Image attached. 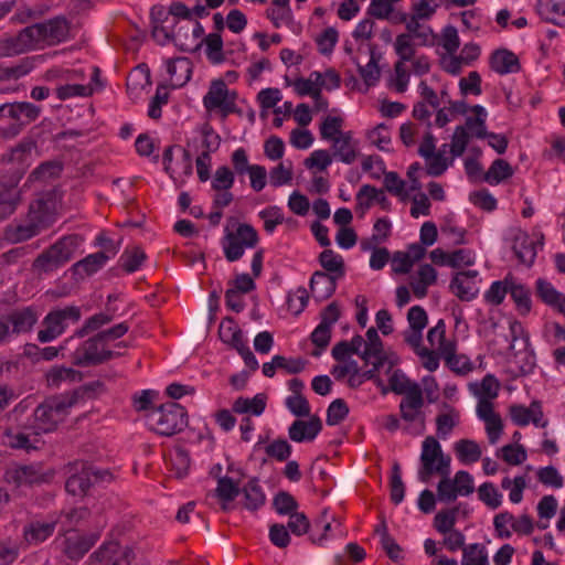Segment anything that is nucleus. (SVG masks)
<instances>
[{"label":"nucleus","instance_id":"obj_46","mask_svg":"<svg viewBox=\"0 0 565 565\" xmlns=\"http://www.w3.org/2000/svg\"><path fill=\"white\" fill-rule=\"evenodd\" d=\"M7 319L12 328V332L20 334L32 330L38 321V316L32 309L25 308L12 312Z\"/></svg>","mask_w":565,"mask_h":565},{"label":"nucleus","instance_id":"obj_7","mask_svg":"<svg viewBox=\"0 0 565 565\" xmlns=\"http://www.w3.org/2000/svg\"><path fill=\"white\" fill-rule=\"evenodd\" d=\"M425 405L420 387H413L407 396H403L399 403L402 430L411 436L423 435L426 430Z\"/></svg>","mask_w":565,"mask_h":565},{"label":"nucleus","instance_id":"obj_18","mask_svg":"<svg viewBox=\"0 0 565 565\" xmlns=\"http://www.w3.org/2000/svg\"><path fill=\"white\" fill-rule=\"evenodd\" d=\"M100 534L68 532L64 534L63 552L71 558L81 559L99 540Z\"/></svg>","mask_w":565,"mask_h":565},{"label":"nucleus","instance_id":"obj_33","mask_svg":"<svg viewBox=\"0 0 565 565\" xmlns=\"http://www.w3.org/2000/svg\"><path fill=\"white\" fill-rule=\"evenodd\" d=\"M339 278L326 274L324 271H316L310 279V289L316 300H324L333 295L337 289Z\"/></svg>","mask_w":565,"mask_h":565},{"label":"nucleus","instance_id":"obj_41","mask_svg":"<svg viewBox=\"0 0 565 565\" xmlns=\"http://www.w3.org/2000/svg\"><path fill=\"white\" fill-rule=\"evenodd\" d=\"M469 390L477 399L493 401L500 391V383L492 374H487L480 382L469 384Z\"/></svg>","mask_w":565,"mask_h":565},{"label":"nucleus","instance_id":"obj_61","mask_svg":"<svg viewBox=\"0 0 565 565\" xmlns=\"http://www.w3.org/2000/svg\"><path fill=\"white\" fill-rule=\"evenodd\" d=\"M258 217L263 221L264 230L271 235L276 227L282 224L285 217L282 209L278 205L267 206L258 212Z\"/></svg>","mask_w":565,"mask_h":565},{"label":"nucleus","instance_id":"obj_53","mask_svg":"<svg viewBox=\"0 0 565 565\" xmlns=\"http://www.w3.org/2000/svg\"><path fill=\"white\" fill-rule=\"evenodd\" d=\"M266 17L277 29L290 26L294 23L290 3H271V7L266 10Z\"/></svg>","mask_w":565,"mask_h":565},{"label":"nucleus","instance_id":"obj_5","mask_svg":"<svg viewBox=\"0 0 565 565\" xmlns=\"http://www.w3.org/2000/svg\"><path fill=\"white\" fill-rule=\"evenodd\" d=\"M451 458L445 455L440 443L434 436H427L422 443L417 479L427 483L434 475H450Z\"/></svg>","mask_w":565,"mask_h":565},{"label":"nucleus","instance_id":"obj_15","mask_svg":"<svg viewBox=\"0 0 565 565\" xmlns=\"http://www.w3.org/2000/svg\"><path fill=\"white\" fill-rule=\"evenodd\" d=\"M111 478L113 475L108 470L84 466L78 473L72 475L67 479L65 488L73 495H84L94 483L107 482Z\"/></svg>","mask_w":565,"mask_h":565},{"label":"nucleus","instance_id":"obj_14","mask_svg":"<svg viewBox=\"0 0 565 565\" xmlns=\"http://www.w3.org/2000/svg\"><path fill=\"white\" fill-rule=\"evenodd\" d=\"M113 356L115 352L108 348L99 334L84 341L73 353L74 363L82 366L98 364Z\"/></svg>","mask_w":565,"mask_h":565},{"label":"nucleus","instance_id":"obj_36","mask_svg":"<svg viewBox=\"0 0 565 565\" xmlns=\"http://www.w3.org/2000/svg\"><path fill=\"white\" fill-rule=\"evenodd\" d=\"M457 345L446 344L443 350L441 358L445 360L448 367L459 375L470 373L475 365L473 362L465 354H457Z\"/></svg>","mask_w":565,"mask_h":565},{"label":"nucleus","instance_id":"obj_63","mask_svg":"<svg viewBox=\"0 0 565 565\" xmlns=\"http://www.w3.org/2000/svg\"><path fill=\"white\" fill-rule=\"evenodd\" d=\"M440 3L438 0H417L411 7L408 18L420 21H429L436 14Z\"/></svg>","mask_w":565,"mask_h":565},{"label":"nucleus","instance_id":"obj_19","mask_svg":"<svg viewBox=\"0 0 565 565\" xmlns=\"http://www.w3.org/2000/svg\"><path fill=\"white\" fill-rule=\"evenodd\" d=\"M510 417L520 427L533 424L535 427L545 428L548 425V420L544 418L542 405L539 401L531 402L527 407L524 405H512L510 407Z\"/></svg>","mask_w":565,"mask_h":565},{"label":"nucleus","instance_id":"obj_16","mask_svg":"<svg viewBox=\"0 0 565 565\" xmlns=\"http://www.w3.org/2000/svg\"><path fill=\"white\" fill-rule=\"evenodd\" d=\"M90 558L104 565H131L134 551L128 545H121L117 541L105 542Z\"/></svg>","mask_w":565,"mask_h":565},{"label":"nucleus","instance_id":"obj_64","mask_svg":"<svg viewBox=\"0 0 565 565\" xmlns=\"http://www.w3.org/2000/svg\"><path fill=\"white\" fill-rule=\"evenodd\" d=\"M268 177L269 183L274 188L289 185L294 177L291 162H280L279 164L270 169Z\"/></svg>","mask_w":565,"mask_h":565},{"label":"nucleus","instance_id":"obj_59","mask_svg":"<svg viewBox=\"0 0 565 565\" xmlns=\"http://www.w3.org/2000/svg\"><path fill=\"white\" fill-rule=\"evenodd\" d=\"M108 259L109 257L104 252L89 254L74 265V270L77 274L92 275L99 270Z\"/></svg>","mask_w":565,"mask_h":565},{"label":"nucleus","instance_id":"obj_6","mask_svg":"<svg viewBox=\"0 0 565 565\" xmlns=\"http://www.w3.org/2000/svg\"><path fill=\"white\" fill-rule=\"evenodd\" d=\"M258 239L257 231L247 223L237 224L235 230L225 228L221 246L226 260L234 263L241 259L246 249L256 247Z\"/></svg>","mask_w":565,"mask_h":565},{"label":"nucleus","instance_id":"obj_52","mask_svg":"<svg viewBox=\"0 0 565 565\" xmlns=\"http://www.w3.org/2000/svg\"><path fill=\"white\" fill-rule=\"evenodd\" d=\"M363 360L370 363L372 360L382 361L384 358L383 343L375 328H370L364 338Z\"/></svg>","mask_w":565,"mask_h":565},{"label":"nucleus","instance_id":"obj_40","mask_svg":"<svg viewBox=\"0 0 565 565\" xmlns=\"http://www.w3.org/2000/svg\"><path fill=\"white\" fill-rule=\"evenodd\" d=\"M239 493V486L232 478L227 476L217 478L215 495L221 501V508L223 511H228L232 508V502Z\"/></svg>","mask_w":565,"mask_h":565},{"label":"nucleus","instance_id":"obj_30","mask_svg":"<svg viewBox=\"0 0 565 565\" xmlns=\"http://www.w3.org/2000/svg\"><path fill=\"white\" fill-rule=\"evenodd\" d=\"M333 157L335 160L351 164L358 158L356 142L353 140L352 131H344L331 142Z\"/></svg>","mask_w":565,"mask_h":565},{"label":"nucleus","instance_id":"obj_8","mask_svg":"<svg viewBox=\"0 0 565 565\" xmlns=\"http://www.w3.org/2000/svg\"><path fill=\"white\" fill-rule=\"evenodd\" d=\"M35 50H43L65 42L70 36V22L55 17L28 26Z\"/></svg>","mask_w":565,"mask_h":565},{"label":"nucleus","instance_id":"obj_10","mask_svg":"<svg viewBox=\"0 0 565 565\" xmlns=\"http://www.w3.org/2000/svg\"><path fill=\"white\" fill-rule=\"evenodd\" d=\"M81 309L77 306H66L51 310L43 319L41 329L38 332V340L41 343H49L61 337L70 323L81 319Z\"/></svg>","mask_w":565,"mask_h":565},{"label":"nucleus","instance_id":"obj_44","mask_svg":"<svg viewBox=\"0 0 565 565\" xmlns=\"http://www.w3.org/2000/svg\"><path fill=\"white\" fill-rule=\"evenodd\" d=\"M420 387L416 382H412L402 370H392L388 376V387L382 384L381 392L386 394L388 391L394 392L398 395L407 396L413 387Z\"/></svg>","mask_w":565,"mask_h":565},{"label":"nucleus","instance_id":"obj_49","mask_svg":"<svg viewBox=\"0 0 565 565\" xmlns=\"http://www.w3.org/2000/svg\"><path fill=\"white\" fill-rule=\"evenodd\" d=\"M509 294L514 301L515 308L520 315L526 316L530 313L532 309V298L531 291L526 286L512 278Z\"/></svg>","mask_w":565,"mask_h":565},{"label":"nucleus","instance_id":"obj_28","mask_svg":"<svg viewBox=\"0 0 565 565\" xmlns=\"http://www.w3.org/2000/svg\"><path fill=\"white\" fill-rule=\"evenodd\" d=\"M35 51L28 26L17 35L0 39V56H14Z\"/></svg>","mask_w":565,"mask_h":565},{"label":"nucleus","instance_id":"obj_27","mask_svg":"<svg viewBox=\"0 0 565 565\" xmlns=\"http://www.w3.org/2000/svg\"><path fill=\"white\" fill-rule=\"evenodd\" d=\"M57 519L50 516L47 520L31 521L23 527L24 541L30 545H38L47 540L55 530Z\"/></svg>","mask_w":565,"mask_h":565},{"label":"nucleus","instance_id":"obj_20","mask_svg":"<svg viewBox=\"0 0 565 565\" xmlns=\"http://www.w3.org/2000/svg\"><path fill=\"white\" fill-rule=\"evenodd\" d=\"M89 82L87 84H65L56 89V96L61 100L73 97L90 96L102 85L99 83L100 72L96 66L88 67Z\"/></svg>","mask_w":565,"mask_h":565},{"label":"nucleus","instance_id":"obj_4","mask_svg":"<svg viewBox=\"0 0 565 565\" xmlns=\"http://www.w3.org/2000/svg\"><path fill=\"white\" fill-rule=\"evenodd\" d=\"M147 427L160 436L170 437L182 431L188 425V414L183 406L169 402L146 416Z\"/></svg>","mask_w":565,"mask_h":565},{"label":"nucleus","instance_id":"obj_38","mask_svg":"<svg viewBox=\"0 0 565 565\" xmlns=\"http://www.w3.org/2000/svg\"><path fill=\"white\" fill-rule=\"evenodd\" d=\"M423 21L408 18L405 22L406 34H412V39L419 46H433L436 44L437 34L434 30L422 23Z\"/></svg>","mask_w":565,"mask_h":565},{"label":"nucleus","instance_id":"obj_29","mask_svg":"<svg viewBox=\"0 0 565 565\" xmlns=\"http://www.w3.org/2000/svg\"><path fill=\"white\" fill-rule=\"evenodd\" d=\"M536 294L539 298L550 308L562 316H565V294L558 291L552 282L539 278L535 281Z\"/></svg>","mask_w":565,"mask_h":565},{"label":"nucleus","instance_id":"obj_58","mask_svg":"<svg viewBox=\"0 0 565 565\" xmlns=\"http://www.w3.org/2000/svg\"><path fill=\"white\" fill-rule=\"evenodd\" d=\"M461 565H489L486 546L480 543L466 545L462 551Z\"/></svg>","mask_w":565,"mask_h":565},{"label":"nucleus","instance_id":"obj_35","mask_svg":"<svg viewBox=\"0 0 565 565\" xmlns=\"http://www.w3.org/2000/svg\"><path fill=\"white\" fill-rule=\"evenodd\" d=\"M539 15L557 25H565V0H537Z\"/></svg>","mask_w":565,"mask_h":565},{"label":"nucleus","instance_id":"obj_54","mask_svg":"<svg viewBox=\"0 0 565 565\" xmlns=\"http://www.w3.org/2000/svg\"><path fill=\"white\" fill-rule=\"evenodd\" d=\"M381 56L370 46V60L365 65H359V73L367 87L375 86L380 79L379 61Z\"/></svg>","mask_w":565,"mask_h":565},{"label":"nucleus","instance_id":"obj_26","mask_svg":"<svg viewBox=\"0 0 565 565\" xmlns=\"http://www.w3.org/2000/svg\"><path fill=\"white\" fill-rule=\"evenodd\" d=\"M188 146L195 153L212 154L220 149L221 137L210 125H203Z\"/></svg>","mask_w":565,"mask_h":565},{"label":"nucleus","instance_id":"obj_42","mask_svg":"<svg viewBox=\"0 0 565 565\" xmlns=\"http://www.w3.org/2000/svg\"><path fill=\"white\" fill-rule=\"evenodd\" d=\"M266 408V396L263 393L256 394L254 397H238L233 403V412L241 415L260 416Z\"/></svg>","mask_w":565,"mask_h":565},{"label":"nucleus","instance_id":"obj_1","mask_svg":"<svg viewBox=\"0 0 565 565\" xmlns=\"http://www.w3.org/2000/svg\"><path fill=\"white\" fill-rule=\"evenodd\" d=\"M34 148L35 146L32 141H22L3 158L11 166L9 169L13 173L4 184L6 191L0 192V218L10 215L15 209L17 201L10 188H14L18 184L25 170L32 163Z\"/></svg>","mask_w":565,"mask_h":565},{"label":"nucleus","instance_id":"obj_32","mask_svg":"<svg viewBox=\"0 0 565 565\" xmlns=\"http://www.w3.org/2000/svg\"><path fill=\"white\" fill-rule=\"evenodd\" d=\"M513 250L518 259L525 266L533 265L536 258V244L534 239L525 232H519L513 239Z\"/></svg>","mask_w":565,"mask_h":565},{"label":"nucleus","instance_id":"obj_25","mask_svg":"<svg viewBox=\"0 0 565 565\" xmlns=\"http://www.w3.org/2000/svg\"><path fill=\"white\" fill-rule=\"evenodd\" d=\"M164 64L169 76V84L172 88H180L191 79L192 62L190 58L179 56L167 60Z\"/></svg>","mask_w":565,"mask_h":565},{"label":"nucleus","instance_id":"obj_21","mask_svg":"<svg viewBox=\"0 0 565 565\" xmlns=\"http://www.w3.org/2000/svg\"><path fill=\"white\" fill-rule=\"evenodd\" d=\"M315 526H320L323 530L320 536H312V541L319 545H324L329 540L344 539L348 535V531L342 522L334 515H331L328 509L322 511L319 519L316 520Z\"/></svg>","mask_w":565,"mask_h":565},{"label":"nucleus","instance_id":"obj_51","mask_svg":"<svg viewBox=\"0 0 565 565\" xmlns=\"http://www.w3.org/2000/svg\"><path fill=\"white\" fill-rule=\"evenodd\" d=\"M82 380L79 371L66 366H53L46 373V381L50 386L58 387L63 383H75Z\"/></svg>","mask_w":565,"mask_h":565},{"label":"nucleus","instance_id":"obj_39","mask_svg":"<svg viewBox=\"0 0 565 565\" xmlns=\"http://www.w3.org/2000/svg\"><path fill=\"white\" fill-rule=\"evenodd\" d=\"M243 503L248 511H257L266 502V494L258 479H250L242 489Z\"/></svg>","mask_w":565,"mask_h":565},{"label":"nucleus","instance_id":"obj_24","mask_svg":"<svg viewBox=\"0 0 565 565\" xmlns=\"http://www.w3.org/2000/svg\"><path fill=\"white\" fill-rule=\"evenodd\" d=\"M309 419L295 420L288 428V436L295 443L313 441L322 429L321 419L318 416H308Z\"/></svg>","mask_w":565,"mask_h":565},{"label":"nucleus","instance_id":"obj_31","mask_svg":"<svg viewBox=\"0 0 565 565\" xmlns=\"http://www.w3.org/2000/svg\"><path fill=\"white\" fill-rule=\"evenodd\" d=\"M490 66L499 75L518 73L521 68L518 56L505 49L497 50L491 55Z\"/></svg>","mask_w":565,"mask_h":565},{"label":"nucleus","instance_id":"obj_43","mask_svg":"<svg viewBox=\"0 0 565 565\" xmlns=\"http://www.w3.org/2000/svg\"><path fill=\"white\" fill-rule=\"evenodd\" d=\"M457 459L462 465H471L481 459L482 450L479 444L472 439H460L454 444Z\"/></svg>","mask_w":565,"mask_h":565},{"label":"nucleus","instance_id":"obj_17","mask_svg":"<svg viewBox=\"0 0 565 565\" xmlns=\"http://www.w3.org/2000/svg\"><path fill=\"white\" fill-rule=\"evenodd\" d=\"M480 276L476 269L456 273L450 280V291L462 301H471L479 294Z\"/></svg>","mask_w":565,"mask_h":565},{"label":"nucleus","instance_id":"obj_11","mask_svg":"<svg viewBox=\"0 0 565 565\" xmlns=\"http://www.w3.org/2000/svg\"><path fill=\"white\" fill-rule=\"evenodd\" d=\"M45 204L36 201L31 204L28 218L24 222L12 224L7 230V238L18 243L26 241L38 235L41 228H44L52 221L47 211H44Z\"/></svg>","mask_w":565,"mask_h":565},{"label":"nucleus","instance_id":"obj_48","mask_svg":"<svg viewBox=\"0 0 565 565\" xmlns=\"http://www.w3.org/2000/svg\"><path fill=\"white\" fill-rule=\"evenodd\" d=\"M514 171L511 164L503 159H495L488 171L483 173L482 181L490 185H498L503 181L510 179Z\"/></svg>","mask_w":565,"mask_h":565},{"label":"nucleus","instance_id":"obj_12","mask_svg":"<svg viewBox=\"0 0 565 565\" xmlns=\"http://www.w3.org/2000/svg\"><path fill=\"white\" fill-rule=\"evenodd\" d=\"M511 344L513 362L523 374L530 373L535 365V353L531 347L530 337L524 331L521 322L512 321L510 323Z\"/></svg>","mask_w":565,"mask_h":565},{"label":"nucleus","instance_id":"obj_22","mask_svg":"<svg viewBox=\"0 0 565 565\" xmlns=\"http://www.w3.org/2000/svg\"><path fill=\"white\" fill-rule=\"evenodd\" d=\"M408 329L404 332V340L409 347H418L423 342V330L426 328L428 317L420 306H413L407 313Z\"/></svg>","mask_w":565,"mask_h":565},{"label":"nucleus","instance_id":"obj_23","mask_svg":"<svg viewBox=\"0 0 565 565\" xmlns=\"http://www.w3.org/2000/svg\"><path fill=\"white\" fill-rule=\"evenodd\" d=\"M437 270L430 264H422L409 276V286L416 298L423 299L428 289L437 282Z\"/></svg>","mask_w":565,"mask_h":565},{"label":"nucleus","instance_id":"obj_60","mask_svg":"<svg viewBox=\"0 0 565 565\" xmlns=\"http://www.w3.org/2000/svg\"><path fill=\"white\" fill-rule=\"evenodd\" d=\"M366 138L371 145L375 146L381 151H390L392 136L391 129L386 124H379L367 131Z\"/></svg>","mask_w":565,"mask_h":565},{"label":"nucleus","instance_id":"obj_56","mask_svg":"<svg viewBox=\"0 0 565 565\" xmlns=\"http://www.w3.org/2000/svg\"><path fill=\"white\" fill-rule=\"evenodd\" d=\"M459 413L454 408H450L447 413L439 414L436 417V434L438 438L447 440L454 428L459 424Z\"/></svg>","mask_w":565,"mask_h":565},{"label":"nucleus","instance_id":"obj_62","mask_svg":"<svg viewBox=\"0 0 565 565\" xmlns=\"http://www.w3.org/2000/svg\"><path fill=\"white\" fill-rule=\"evenodd\" d=\"M88 515L86 508H73L70 510L62 511L57 519V523L61 524V530L64 533L75 532L73 527L78 525L81 521L85 520Z\"/></svg>","mask_w":565,"mask_h":565},{"label":"nucleus","instance_id":"obj_45","mask_svg":"<svg viewBox=\"0 0 565 565\" xmlns=\"http://www.w3.org/2000/svg\"><path fill=\"white\" fill-rule=\"evenodd\" d=\"M218 334L221 340L234 348L235 350L243 348L246 344L243 332L232 318H225L218 328Z\"/></svg>","mask_w":565,"mask_h":565},{"label":"nucleus","instance_id":"obj_13","mask_svg":"<svg viewBox=\"0 0 565 565\" xmlns=\"http://www.w3.org/2000/svg\"><path fill=\"white\" fill-rule=\"evenodd\" d=\"M52 472L44 471L38 465H12L4 472L7 483L18 490L47 482Z\"/></svg>","mask_w":565,"mask_h":565},{"label":"nucleus","instance_id":"obj_9","mask_svg":"<svg viewBox=\"0 0 565 565\" xmlns=\"http://www.w3.org/2000/svg\"><path fill=\"white\" fill-rule=\"evenodd\" d=\"M82 241L77 234L61 237L35 259L34 266L43 271L58 268L72 259Z\"/></svg>","mask_w":565,"mask_h":565},{"label":"nucleus","instance_id":"obj_47","mask_svg":"<svg viewBox=\"0 0 565 565\" xmlns=\"http://www.w3.org/2000/svg\"><path fill=\"white\" fill-rule=\"evenodd\" d=\"M448 145H443L437 153L433 154L429 158H425L426 161V172L431 177H439L447 169L452 166L455 159L450 156H447Z\"/></svg>","mask_w":565,"mask_h":565},{"label":"nucleus","instance_id":"obj_57","mask_svg":"<svg viewBox=\"0 0 565 565\" xmlns=\"http://www.w3.org/2000/svg\"><path fill=\"white\" fill-rule=\"evenodd\" d=\"M383 184L385 190L399 201L406 202L408 200L406 181L402 179L397 172L386 171L383 175Z\"/></svg>","mask_w":565,"mask_h":565},{"label":"nucleus","instance_id":"obj_37","mask_svg":"<svg viewBox=\"0 0 565 565\" xmlns=\"http://www.w3.org/2000/svg\"><path fill=\"white\" fill-rule=\"evenodd\" d=\"M471 111L473 116H467L465 125L461 127L466 128V131L469 132L471 137L477 139H486L487 136V119L488 111L481 105H475L471 107Z\"/></svg>","mask_w":565,"mask_h":565},{"label":"nucleus","instance_id":"obj_3","mask_svg":"<svg viewBox=\"0 0 565 565\" xmlns=\"http://www.w3.org/2000/svg\"><path fill=\"white\" fill-rule=\"evenodd\" d=\"M202 105L210 118L224 121L230 115L238 114L237 93L222 78L211 81Z\"/></svg>","mask_w":565,"mask_h":565},{"label":"nucleus","instance_id":"obj_2","mask_svg":"<svg viewBox=\"0 0 565 565\" xmlns=\"http://www.w3.org/2000/svg\"><path fill=\"white\" fill-rule=\"evenodd\" d=\"M77 394L60 395L45 399L34 411V423L30 427L34 436L53 431L77 403Z\"/></svg>","mask_w":565,"mask_h":565},{"label":"nucleus","instance_id":"obj_34","mask_svg":"<svg viewBox=\"0 0 565 565\" xmlns=\"http://www.w3.org/2000/svg\"><path fill=\"white\" fill-rule=\"evenodd\" d=\"M318 78H320L319 72L313 71L307 78L297 77L295 79H289L288 77H285V81L286 85L291 86L298 96H311L315 102H319L321 100V94L318 89Z\"/></svg>","mask_w":565,"mask_h":565},{"label":"nucleus","instance_id":"obj_55","mask_svg":"<svg viewBox=\"0 0 565 565\" xmlns=\"http://www.w3.org/2000/svg\"><path fill=\"white\" fill-rule=\"evenodd\" d=\"M359 373H360V366L355 360H348L345 362H342L339 365H334L331 370V374L337 380H342L344 377H348V384L352 388L359 387V382H360Z\"/></svg>","mask_w":565,"mask_h":565},{"label":"nucleus","instance_id":"obj_50","mask_svg":"<svg viewBox=\"0 0 565 565\" xmlns=\"http://www.w3.org/2000/svg\"><path fill=\"white\" fill-rule=\"evenodd\" d=\"M319 263L326 274L342 278L345 274L343 257L332 249H324L319 255Z\"/></svg>","mask_w":565,"mask_h":565}]
</instances>
